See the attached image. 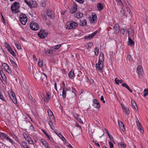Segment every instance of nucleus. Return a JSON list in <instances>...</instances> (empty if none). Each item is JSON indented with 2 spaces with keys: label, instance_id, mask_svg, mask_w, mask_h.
Here are the masks:
<instances>
[{
  "label": "nucleus",
  "instance_id": "f257e3e1",
  "mask_svg": "<svg viewBox=\"0 0 148 148\" xmlns=\"http://www.w3.org/2000/svg\"><path fill=\"white\" fill-rule=\"evenodd\" d=\"M77 26V24L76 22L71 21L68 22L65 27L68 29H75Z\"/></svg>",
  "mask_w": 148,
  "mask_h": 148
},
{
  "label": "nucleus",
  "instance_id": "f03ea898",
  "mask_svg": "<svg viewBox=\"0 0 148 148\" xmlns=\"http://www.w3.org/2000/svg\"><path fill=\"white\" fill-rule=\"evenodd\" d=\"M19 17L21 23L23 25H25L27 20L26 16L24 14H21L19 15Z\"/></svg>",
  "mask_w": 148,
  "mask_h": 148
},
{
  "label": "nucleus",
  "instance_id": "7ed1b4c3",
  "mask_svg": "<svg viewBox=\"0 0 148 148\" xmlns=\"http://www.w3.org/2000/svg\"><path fill=\"white\" fill-rule=\"evenodd\" d=\"M8 94L13 102L14 104H16L17 103V100L14 92L12 91H10L8 92Z\"/></svg>",
  "mask_w": 148,
  "mask_h": 148
},
{
  "label": "nucleus",
  "instance_id": "20e7f679",
  "mask_svg": "<svg viewBox=\"0 0 148 148\" xmlns=\"http://www.w3.org/2000/svg\"><path fill=\"white\" fill-rule=\"evenodd\" d=\"M30 27L32 29L35 31L39 29V26L38 24L34 22L31 23Z\"/></svg>",
  "mask_w": 148,
  "mask_h": 148
},
{
  "label": "nucleus",
  "instance_id": "39448f33",
  "mask_svg": "<svg viewBox=\"0 0 148 148\" xmlns=\"http://www.w3.org/2000/svg\"><path fill=\"white\" fill-rule=\"evenodd\" d=\"M38 34L40 38L43 39L47 36V34L45 30H41L38 33Z\"/></svg>",
  "mask_w": 148,
  "mask_h": 148
},
{
  "label": "nucleus",
  "instance_id": "423d86ee",
  "mask_svg": "<svg viewBox=\"0 0 148 148\" xmlns=\"http://www.w3.org/2000/svg\"><path fill=\"white\" fill-rule=\"evenodd\" d=\"M17 3H18V2H15L14 3L11 5V9L12 11L15 13H17L18 12V9L16 8V7L15 6V5Z\"/></svg>",
  "mask_w": 148,
  "mask_h": 148
},
{
  "label": "nucleus",
  "instance_id": "0eeeda50",
  "mask_svg": "<svg viewBox=\"0 0 148 148\" xmlns=\"http://www.w3.org/2000/svg\"><path fill=\"white\" fill-rule=\"evenodd\" d=\"M34 76L36 79H41L42 76V73L40 72H38L36 71L34 72Z\"/></svg>",
  "mask_w": 148,
  "mask_h": 148
},
{
  "label": "nucleus",
  "instance_id": "6e6552de",
  "mask_svg": "<svg viewBox=\"0 0 148 148\" xmlns=\"http://www.w3.org/2000/svg\"><path fill=\"white\" fill-rule=\"evenodd\" d=\"M103 66V62H98V64L96 65V67L97 70L99 71L102 70Z\"/></svg>",
  "mask_w": 148,
  "mask_h": 148
},
{
  "label": "nucleus",
  "instance_id": "1a4fd4ad",
  "mask_svg": "<svg viewBox=\"0 0 148 148\" xmlns=\"http://www.w3.org/2000/svg\"><path fill=\"white\" fill-rule=\"evenodd\" d=\"M93 106L95 108H98L100 107V105L99 103L96 99H94L93 100Z\"/></svg>",
  "mask_w": 148,
  "mask_h": 148
},
{
  "label": "nucleus",
  "instance_id": "9d476101",
  "mask_svg": "<svg viewBox=\"0 0 148 148\" xmlns=\"http://www.w3.org/2000/svg\"><path fill=\"white\" fill-rule=\"evenodd\" d=\"M24 137L25 139L28 142L29 144H33V142L30 137L28 136L26 134L24 135Z\"/></svg>",
  "mask_w": 148,
  "mask_h": 148
},
{
  "label": "nucleus",
  "instance_id": "9b49d317",
  "mask_svg": "<svg viewBox=\"0 0 148 148\" xmlns=\"http://www.w3.org/2000/svg\"><path fill=\"white\" fill-rule=\"evenodd\" d=\"M1 133L3 136L7 140H9L10 142L13 143V141L12 139L10 138L8 136V135L4 133Z\"/></svg>",
  "mask_w": 148,
  "mask_h": 148
},
{
  "label": "nucleus",
  "instance_id": "f8f14e48",
  "mask_svg": "<svg viewBox=\"0 0 148 148\" xmlns=\"http://www.w3.org/2000/svg\"><path fill=\"white\" fill-rule=\"evenodd\" d=\"M55 133L62 139V140L66 142V139L64 138V136L60 133H58L57 130H54Z\"/></svg>",
  "mask_w": 148,
  "mask_h": 148
},
{
  "label": "nucleus",
  "instance_id": "ddd939ff",
  "mask_svg": "<svg viewBox=\"0 0 148 148\" xmlns=\"http://www.w3.org/2000/svg\"><path fill=\"white\" fill-rule=\"evenodd\" d=\"M97 31H95L93 33H92L91 34H89L88 36H85V38L86 39H88L89 38L90 39H92L93 37H94L95 36V35L97 33Z\"/></svg>",
  "mask_w": 148,
  "mask_h": 148
},
{
  "label": "nucleus",
  "instance_id": "4468645a",
  "mask_svg": "<svg viewBox=\"0 0 148 148\" xmlns=\"http://www.w3.org/2000/svg\"><path fill=\"white\" fill-rule=\"evenodd\" d=\"M24 2L29 6L31 8L34 7V6H33L32 4L34 3H36L35 2H34L32 1L28 2L26 0H24Z\"/></svg>",
  "mask_w": 148,
  "mask_h": 148
},
{
  "label": "nucleus",
  "instance_id": "2eb2a0df",
  "mask_svg": "<svg viewBox=\"0 0 148 148\" xmlns=\"http://www.w3.org/2000/svg\"><path fill=\"white\" fill-rule=\"evenodd\" d=\"M118 124L119 127L124 131L125 130V126L123 123L121 121H118Z\"/></svg>",
  "mask_w": 148,
  "mask_h": 148
},
{
  "label": "nucleus",
  "instance_id": "dca6fc26",
  "mask_svg": "<svg viewBox=\"0 0 148 148\" xmlns=\"http://www.w3.org/2000/svg\"><path fill=\"white\" fill-rule=\"evenodd\" d=\"M99 62H103L104 60V56L103 53H100L99 58Z\"/></svg>",
  "mask_w": 148,
  "mask_h": 148
},
{
  "label": "nucleus",
  "instance_id": "f3484780",
  "mask_svg": "<svg viewBox=\"0 0 148 148\" xmlns=\"http://www.w3.org/2000/svg\"><path fill=\"white\" fill-rule=\"evenodd\" d=\"M68 91L67 89L66 88H63L62 96L63 98L64 99L66 97V92Z\"/></svg>",
  "mask_w": 148,
  "mask_h": 148
},
{
  "label": "nucleus",
  "instance_id": "a211bd4d",
  "mask_svg": "<svg viewBox=\"0 0 148 148\" xmlns=\"http://www.w3.org/2000/svg\"><path fill=\"white\" fill-rule=\"evenodd\" d=\"M75 76V74L74 73L73 71L71 70L69 73V77L72 79L74 78Z\"/></svg>",
  "mask_w": 148,
  "mask_h": 148
},
{
  "label": "nucleus",
  "instance_id": "6ab92c4d",
  "mask_svg": "<svg viewBox=\"0 0 148 148\" xmlns=\"http://www.w3.org/2000/svg\"><path fill=\"white\" fill-rule=\"evenodd\" d=\"M128 45L131 46H134V42L130 37L128 38Z\"/></svg>",
  "mask_w": 148,
  "mask_h": 148
},
{
  "label": "nucleus",
  "instance_id": "aec40b11",
  "mask_svg": "<svg viewBox=\"0 0 148 148\" xmlns=\"http://www.w3.org/2000/svg\"><path fill=\"white\" fill-rule=\"evenodd\" d=\"M47 15L51 18H53V14L51 11L48 10L47 11Z\"/></svg>",
  "mask_w": 148,
  "mask_h": 148
},
{
  "label": "nucleus",
  "instance_id": "412c9836",
  "mask_svg": "<svg viewBox=\"0 0 148 148\" xmlns=\"http://www.w3.org/2000/svg\"><path fill=\"white\" fill-rule=\"evenodd\" d=\"M141 68L142 66L140 65H139L138 66L137 72L138 74L143 73Z\"/></svg>",
  "mask_w": 148,
  "mask_h": 148
},
{
  "label": "nucleus",
  "instance_id": "4be33fe9",
  "mask_svg": "<svg viewBox=\"0 0 148 148\" xmlns=\"http://www.w3.org/2000/svg\"><path fill=\"white\" fill-rule=\"evenodd\" d=\"M97 7L99 10H101L103 8V5L101 3H98L97 5Z\"/></svg>",
  "mask_w": 148,
  "mask_h": 148
},
{
  "label": "nucleus",
  "instance_id": "5701e85b",
  "mask_svg": "<svg viewBox=\"0 0 148 148\" xmlns=\"http://www.w3.org/2000/svg\"><path fill=\"white\" fill-rule=\"evenodd\" d=\"M80 26H85L87 24V22L86 20L85 19L81 20L80 21Z\"/></svg>",
  "mask_w": 148,
  "mask_h": 148
},
{
  "label": "nucleus",
  "instance_id": "b1692460",
  "mask_svg": "<svg viewBox=\"0 0 148 148\" xmlns=\"http://www.w3.org/2000/svg\"><path fill=\"white\" fill-rule=\"evenodd\" d=\"M122 85L123 86L125 87L127 89L131 92H132V91L130 88L129 86L126 84L123 83L122 84Z\"/></svg>",
  "mask_w": 148,
  "mask_h": 148
},
{
  "label": "nucleus",
  "instance_id": "393cba45",
  "mask_svg": "<svg viewBox=\"0 0 148 148\" xmlns=\"http://www.w3.org/2000/svg\"><path fill=\"white\" fill-rule=\"evenodd\" d=\"M128 34L130 36H132L134 35L133 30L131 28H129L128 31Z\"/></svg>",
  "mask_w": 148,
  "mask_h": 148
},
{
  "label": "nucleus",
  "instance_id": "a878e982",
  "mask_svg": "<svg viewBox=\"0 0 148 148\" xmlns=\"http://www.w3.org/2000/svg\"><path fill=\"white\" fill-rule=\"evenodd\" d=\"M131 103L132 107L134 109L136 110V108H137V106L136 103L135 101L134 100H132Z\"/></svg>",
  "mask_w": 148,
  "mask_h": 148
},
{
  "label": "nucleus",
  "instance_id": "bb28decb",
  "mask_svg": "<svg viewBox=\"0 0 148 148\" xmlns=\"http://www.w3.org/2000/svg\"><path fill=\"white\" fill-rule=\"evenodd\" d=\"M86 81L88 82L90 84H94V81L91 78H87Z\"/></svg>",
  "mask_w": 148,
  "mask_h": 148
},
{
  "label": "nucleus",
  "instance_id": "cd10ccee",
  "mask_svg": "<svg viewBox=\"0 0 148 148\" xmlns=\"http://www.w3.org/2000/svg\"><path fill=\"white\" fill-rule=\"evenodd\" d=\"M115 83L117 84H119V83H122L123 81L121 79L120 80L118 79L117 77H116L115 79Z\"/></svg>",
  "mask_w": 148,
  "mask_h": 148
},
{
  "label": "nucleus",
  "instance_id": "c85d7f7f",
  "mask_svg": "<svg viewBox=\"0 0 148 148\" xmlns=\"http://www.w3.org/2000/svg\"><path fill=\"white\" fill-rule=\"evenodd\" d=\"M118 145L119 147L121 148H125L126 146L122 142L119 143Z\"/></svg>",
  "mask_w": 148,
  "mask_h": 148
},
{
  "label": "nucleus",
  "instance_id": "c756f323",
  "mask_svg": "<svg viewBox=\"0 0 148 148\" xmlns=\"http://www.w3.org/2000/svg\"><path fill=\"white\" fill-rule=\"evenodd\" d=\"M77 10L76 7L74 6L73 8L70 9V12L71 13H75Z\"/></svg>",
  "mask_w": 148,
  "mask_h": 148
},
{
  "label": "nucleus",
  "instance_id": "7c9ffc66",
  "mask_svg": "<svg viewBox=\"0 0 148 148\" xmlns=\"http://www.w3.org/2000/svg\"><path fill=\"white\" fill-rule=\"evenodd\" d=\"M123 108L126 114L128 115H129V110L128 108L125 107H123Z\"/></svg>",
  "mask_w": 148,
  "mask_h": 148
},
{
  "label": "nucleus",
  "instance_id": "2f4dec72",
  "mask_svg": "<svg viewBox=\"0 0 148 148\" xmlns=\"http://www.w3.org/2000/svg\"><path fill=\"white\" fill-rule=\"evenodd\" d=\"M139 78L141 80H143L144 79V77L143 73L138 74Z\"/></svg>",
  "mask_w": 148,
  "mask_h": 148
},
{
  "label": "nucleus",
  "instance_id": "473e14b6",
  "mask_svg": "<svg viewBox=\"0 0 148 148\" xmlns=\"http://www.w3.org/2000/svg\"><path fill=\"white\" fill-rule=\"evenodd\" d=\"M2 66L4 67V69L5 71L6 70H7L8 69L9 67V66L7 64L5 63L3 64Z\"/></svg>",
  "mask_w": 148,
  "mask_h": 148
},
{
  "label": "nucleus",
  "instance_id": "72a5a7b5",
  "mask_svg": "<svg viewBox=\"0 0 148 148\" xmlns=\"http://www.w3.org/2000/svg\"><path fill=\"white\" fill-rule=\"evenodd\" d=\"M9 48V49H8V50L9 52L13 56H15L16 54L14 51L11 48Z\"/></svg>",
  "mask_w": 148,
  "mask_h": 148
},
{
  "label": "nucleus",
  "instance_id": "f704fd0d",
  "mask_svg": "<svg viewBox=\"0 0 148 148\" xmlns=\"http://www.w3.org/2000/svg\"><path fill=\"white\" fill-rule=\"evenodd\" d=\"M48 123L49 125L52 130H54L55 129V127L53 125L52 122L51 121H49Z\"/></svg>",
  "mask_w": 148,
  "mask_h": 148
},
{
  "label": "nucleus",
  "instance_id": "c9c22d12",
  "mask_svg": "<svg viewBox=\"0 0 148 148\" xmlns=\"http://www.w3.org/2000/svg\"><path fill=\"white\" fill-rule=\"evenodd\" d=\"M41 142L42 144L45 146L46 145L48 144V143L45 140L42 139L41 140Z\"/></svg>",
  "mask_w": 148,
  "mask_h": 148
},
{
  "label": "nucleus",
  "instance_id": "e433bc0d",
  "mask_svg": "<svg viewBox=\"0 0 148 148\" xmlns=\"http://www.w3.org/2000/svg\"><path fill=\"white\" fill-rule=\"evenodd\" d=\"M10 62L12 64V65L13 66L15 67V68H17V65L16 64V63L14 62L12 60H10Z\"/></svg>",
  "mask_w": 148,
  "mask_h": 148
},
{
  "label": "nucleus",
  "instance_id": "4c0bfd02",
  "mask_svg": "<svg viewBox=\"0 0 148 148\" xmlns=\"http://www.w3.org/2000/svg\"><path fill=\"white\" fill-rule=\"evenodd\" d=\"M126 29V27H124L122 28L120 31V32L121 33H122L123 35H124Z\"/></svg>",
  "mask_w": 148,
  "mask_h": 148
},
{
  "label": "nucleus",
  "instance_id": "58836bf2",
  "mask_svg": "<svg viewBox=\"0 0 148 148\" xmlns=\"http://www.w3.org/2000/svg\"><path fill=\"white\" fill-rule=\"evenodd\" d=\"M92 21L94 22L97 19V15L95 14H94V13H92Z\"/></svg>",
  "mask_w": 148,
  "mask_h": 148
},
{
  "label": "nucleus",
  "instance_id": "ea45409f",
  "mask_svg": "<svg viewBox=\"0 0 148 148\" xmlns=\"http://www.w3.org/2000/svg\"><path fill=\"white\" fill-rule=\"evenodd\" d=\"M99 49L98 47H96L95 48V49L94 51H95V54L97 56L99 54Z\"/></svg>",
  "mask_w": 148,
  "mask_h": 148
},
{
  "label": "nucleus",
  "instance_id": "a19ab883",
  "mask_svg": "<svg viewBox=\"0 0 148 148\" xmlns=\"http://www.w3.org/2000/svg\"><path fill=\"white\" fill-rule=\"evenodd\" d=\"M1 75L2 79L4 81H5L6 80V77L5 75L1 73Z\"/></svg>",
  "mask_w": 148,
  "mask_h": 148
},
{
  "label": "nucleus",
  "instance_id": "79ce46f5",
  "mask_svg": "<svg viewBox=\"0 0 148 148\" xmlns=\"http://www.w3.org/2000/svg\"><path fill=\"white\" fill-rule=\"evenodd\" d=\"M40 3L41 6L42 7H45L46 5L45 0H42L41 1Z\"/></svg>",
  "mask_w": 148,
  "mask_h": 148
},
{
  "label": "nucleus",
  "instance_id": "37998d69",
  "mask_svg": "<svg viewBox=\"0 0 148 148\" xmlns=\"http://www.w3.org/2000/svg\"><path fill=\"white\" fill-rule=\"evenodd\" d=\"M144 92H145L144 94V97H145L147 96L148 95V88L145 89L144 90Z\"/></svg>",
  "mask_w": 148,
  "mask_h": 148
},
{
  "label": "nucleus",
  "instance_id": "c03bdc74",
  "mask_svg": "<svg viewBox=\"0 0 148 148\" xmlns=\"http://www.w3.org/2000/svg\"><path fill=\"white\" fill-rule=\"evenodd\" d=\"M76 16L77 18H80L83 16V14L82 13H77L76 14Z\"/></svg>",
  "mask_w": 148,
  "mask_h": 148
},
{
  "label": "nucleus",
  "instance_id": "a18cd8bd",
  "mask_svg": "<svg viewBox=\"0 0 148 148\" xmlns=\"http://www.w3.org/2000/svg\"><path fill=\"white\" fill-rule=\"evenodd\" d=\"M42 98L43 100L45 101L46 102H48L49 101V99H48L46 96H43V97L42 96Z\"/></svg>",
  "mask_w": 148,
  "mask_h": 148
},
{
  "label": "nucleus",
  "instance_id": "49530a36",
  "mask_svg": "<svg viewBox=\"0 0 148 148\" xmlns=\"http://www.w3.org/2000/svg\"><path fill=\"white\" fill-rule=\"evenodd\" d=\"M15 45L18 49H20L21 48V46L19 45L17 43L14 42Z\"/></svg>",
  "mask_w": 148,
  "mask_h": 148
},
{
  "label": "nucleus",
  "instance_id": "de8ad7c7",
  "mask_svg": "<svg viewBox=\"0 0 148 148\" xmlns=\"http://www.w3.org/2000/svg\"><path fill=\"white\" fill-rule=\"evenodd\" d=\"M43 62L42 61L39 60L38 62V65L40 67H42V66Z\"/></svg>",
  "mask_w": 148,
  "mask_h": 148
},
{
  "label": "nucleus",
  "instance_id": "09e8293b",
  "mask_svg": "<svg viewBox=\"0 0 148 148\" xmlns=\"http://www.w3.org/2000/svg\"><path fill=\"white\" fill-rule=\"evenodd\" d=\"M77 116L76 118L77 120L80 123H83V121L81 120V119L79 117V116L78 115H77Z\"/></svg>",
  "mask_w": 148,
  "mask_h": 148
},
{
  "label": "nucleus",
  "instance_id": "8fccbe9b",
  "mask_svg": "<svg viewBox=\"0 0 148 148\" xmlns=\"http://www.w3.org/2000/svg\"><path fill=\"white\" fill-rule=\"evenodd\" d=\"M61 46V44L57 45H56V46H54L53 47L54 48V49H58Z\"/></svg>",
  "mask_w": 148,
  "mask_h": 148
},
{
  "label": "nucleus",
  "instance_id": "3c124183",
  "mask_svg": "<svg viewBox=\"0 0 148 148\" xmlns=\"http://www.w3.org/2000/svg\"><path fill=\"white\" fill-rule=\"evenodd\" d=\"M137 121H136V123L137 126L139 128V127H141V126H142V125L140 122H139L138 120L137 119Z\"/></svg>",
  "mask_w": 148,
  "mask_h": 148
},
{
  "label": "nucleus",
  "instance_id": "603ef678",
  "mask_svg": "<svg viewBox=\"0 0 148 148\" xmlns=\"http://www.w3.org/2000/svg\"><path fill=\"white\" fill-rule=\"evenodd\" d=\"M43 132L44 133V134L50 140H50V136L47 134L44 130H42Z\"/></svg>",
  "mask_w": 148,
  "mask_h": 148
},
{
  "label": "nucleus",
  "instance_id": "864d4df0",
  "mask_svg": "<svg viewBox=\"0 0 148 148\" xmlns=\"http://www.w3.org/2000/svg\"><path fill=\"white\" fill-rule=\"evenodd\" d=\"M22 144L23 147L25 148L28 146L27 144L25 142H22Z\"/></svg>",
  "mask_w": 148,
  "mask_h": 148
},
{
  "label": "nucleus",
  "instance_id": "5fc2aeb1",
  "mask_svg": "<svg viewBox=\"0 0 148 148\" xmlns=\"http://www.w3.org/2000/svg\"><path fill=\"white\" fill-rule=\"evenodd\" d=\"M0 99L2 100L5 101V98L3 97V95L0 92Z\"/></svg>",
  "mask_w": 148,
  "mask_h": 148
},
{
  "label": "nucleus",
  "instance_id": "6e6d98bb",
  "mask_svg": "<svg viewBox=\"0 0 148 148\" xmlns=\"http://www.w3.org/2000/svg\"><path fill=\"white\" fill-rule=\"evenodd\" d=\"M138 128L139 129V130L140 131V132L141 133L143 134L144 133V131L142 126H141V127H139Z\"/></svg>",
  "mask_w": 148,
  "mask_h": 148
},
{
  "label": "nucleus",
  "instance_id": "4d7b16f0",
  "mask_svg": "<svg viewBox=\"0 0 148 148\" xmlns=\"http://www.w3.org/2000/svg\"><path fill=\"white\" fill-rule=\"evenodd\" d=\"M109 144L110 148H113L114 147L113 144L111 142H109Z\"/></svg>",
  "mask_w": 148,
  "mask_h": 148
},
{
  "label": "nucleus",
  "instance_id": "13d9d810",
  "mask_svg": "<svg viewBox=\"0 0 148 148\" xmlns=\"http://www.w3.org/2000/svg\"><path fill=\"white\" fill-rule=\"evenodd\" d=\"M47 112L48 114L50 115L51 116H52V115H53L52 112L50 110H48Z\"/></svg>",
  "mask_w": 148,
  "mask_h": 148
},
{
  "label": "nucleus",
  "instance_id": "bf43d9fd",
  "mask_svg": "<svg viewBox=\"0 0 148 148\" xmlns=\"http://www.w3.org/2000/svg\"><path fill=\"white\" fill-rule=\"evenodd\" d=\"M100 100L101 101H102L103 102V103H106L105 101L104 100L103 97L102 95L101 96V98H100Z\"/></svg>",
  "mask_w": 148,
  "mask_h": 148
},
{
  "label": "nucleus",
  "instance_id": "052dcab7",
  "mask_svg": "<svg viewBox=\"0 0 148 148\" xmlns=\"http://www.w3.org/2000/svg\"><path fill=\"white\" fill-rule=\"evenodd\" d=\"M126 10H127V12H128V13H129V14L130 15H131V11H130V8H128V7H126Z\"/></svg>",
  "mask_w": 148,
  "mask_h": 148
},
{
  "label": "nucleus",
  "instance_id": "680f3d73",
  "mask_svg": "<svg viewBox=\"0 0 148 148\" xmlns=\"http://www.w3.org/2000/svg\"><path fill=\"white\" fill-rule=\"evenodd\" d=\"M108 136L109 137V138L110 139V140L113 143H115L113 138L112 136L110 135L109 136Z\"/></svg>",
  "mask_w": 148,
  "mask_h": 148
},
{
  "label": "nucleus",
  "instance_id": "e2e57ef3",
  "mask_svg": "<svg viewBox=\"0 0 148 148\" xmlns=\"http://www.w3.org/2000/svg\"><path fill=\"white\" fill-rule=\"evenodd\" d=\"M120 12H121V14H122V16H125V13L124 12V11L123 9H122L120 11Z\"/></svg>",
  "mask_w": 148,
  "mask_h": 148
},
{
  "label": "nucleus",
  "instance_id": "0e129e2a",
  "mask_svg": "<svg viewBox=\"0 0 148 148\" xmlns=\"http://www.w3.org/2000/svg\"><path fill=\"white\" fill-rule=\"evenodd\" d=\"M114 28L116 30V33H118L119 32V28L118 27H114Z\"/></svg>",
  "mask_w": 148,
  "mask_h": 148
},
{
  "label": "nucleus",
  "instance_id": "69168bd1",
  "mask_svg": "<svg viewBox=\"0 0 148 148\" xmlns=\"http://www.w3.org/2000/svg\"><path fill=\"white\" fill-rule=\"evenodd\" d=\"M75 1L79 2L80 3H82L84 2V0H75Z\"/></svg>",
  "mask_w": 148,
  "mask_h": 148
},
{
  "label": "nucleus",
  "instance_id": "338daca9",
  "mask_svg": "<svg viewBox=\"0 0 148 148\" xmlns=\"http://www.w3.org/2000/svg\"><path fill=\"white\" fill-rule=\"evenodd\" d=\"M5 47L8 50L9 49V48H11L10 46L8 44H7L6 43L5 44Z\"/></svg>",
  "mask_w": 148,
  "mask_h": 148
},
{
  "label": "nucleus",
  "instance_id": "774afa93",
  "mask_svg": "<svg viewBox=\"0 0 148 148\" xmlns=\"http://www.w3.org/2000/svg\"><path fill=\"white\" fill-rule=\"evenodd\" d=\"M127 57L128 60L129 61H131L132 60V57L130 55H128Z\"/></svg>",
  "mask_w": 148,
  "mask_h": 148
}]
</instances>
